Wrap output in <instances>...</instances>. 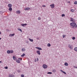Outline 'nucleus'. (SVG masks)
<instances>
[{"mask_svg": "<svg viewBox=\"0 0 77 77\" xmlns=\"http://www.w3.org/2000/svg\"><path fill=\"white\" fill-rule=\"evenodd\" d=\"M17 72H18L20 73V70H17Z\"/></svg>", "mask_w": 77, "mask_h": 77, "instance_id": "72a5a7b5", "label": "nucleus"}, {"mask_svg": "<svg viewBox=\"0 0 77 77\" xmlns=\"http://www.w3.org/2000/svg\"><path fill=\"white\" fill-rule=\"evenodd\" d=\"M63 38H64L65 36H66V35H63Z\"/></svg>", "mask_w": 77, "mask_h": 77, "instance_id": "473e14b6", "label": "nucleus"}, {"mask_svg": "<svg viewBox=\"0 0 77 77\" xmlns=\"http://www.w3.org/2000/svg\"><path fill=\"white\" fill-rule=\"evenodd\" d=\"M37 61H38V59L37 58Z\"/></svg>", "mask_w": 77, "mask_h": 77, "instance_id": "a18cd8bd", "label": "nucleus"}, {"mask_svg": "<svg viewBox=\"0 0 77 77\" xmlns=\"http://www.w3.org/2000/svg\"><path fill=\"white\" fill-rule=\"evenodd\" d=\"M53 72H56V69H53Z\"/></svg>", "mask_w": 77, "mask_h": 77, "instance_id": "bb28decb", "label": "nucleus"}, {"mask_svg": "<svg viewBox=\"0 0 77 77\" xmlns=\"http://www.w3.org/2000/svg\"><path fill=\"white\" fill-rule=\"evenodd\" d=\"M74 50L76 51H77V48H74Z\"/></svg>", "mask_w": 77, "mask_h": 77, "instance_id": "b1692460", "label": "nucleus"}, {"mask_svg": "<svg viewBox=\"0 0 77 77\" xmlns=\"http://www.w3.org/2000/svg\"><path fill=\"white\" fill-rule=\"evenodd\" d=\"M25 55L26 54H23L22 55H21V57H23V56H25Z\"/></svg>", "mask_w": 77, "mask_h": 77, "instance_id": "4be33fe9", "label": "nucleus"}, {"mask_svg": "<svg viewBox=\"0 0 77 77\" xmlns=\"http://www.w3.org/2000/svg\"><path fill=\"white\" fill-rule=\"evenodd\" d=\"M8 10L9 11H12V8L11 7L9 8Z\"/></svg>", "mask_w": 77, "mask_h": 77, "instance_id": "2eb2a0df", "label": "nucleus"}, {"mask_svg": "<svg viewBox=\"0 0 77 77\" xmlns=\"http://www.w3.org/2000/svg\"><path fill=\"white\" fill-rule=\"evenodd\" d=\"M0 63H2V61H0Z\"/></svg>", "mask_w": 77, "mask_h": 77, "instance_id": "c03bdc74", "label": "nucleus"}, {"mask_svg": "<svg viewBox=\"0 0 77 77\" xmlns=\"http://www.w3.org/2000/svg\"><path fill=\"white\" fill-rule=\"evenodd\" d=\"M14 35H15V34H11L9 35V36H14Z\"/></svg>", "mask_w": 77, "mask_h": 77, "instance_id": "f8f14e48", "label": "nucleus"}, {"mask_svg": "<svg viewBox=\"0 0 77 77\" xmlns=\"http://www.w3.org/2000/svg\"><path fill=\"white\" fill-rule=\"evenodd\" d=\"M37 39H38V40H39V38H37Z\"/></svg>", "mask_w": 77, "mask_h": 77, "instance_id": "ea45409f", "label": "nucleus"}, {"mask_svg": "<svg viewBox=\"0 0 77 77\" xmlns=\"http://www.w3.org/2000/svg\"><path fill=\"white\" fill-rule=\"evenodd\" d=\"M51 7V8H54V4H52L50 5Z\"/></svg>", "mask_w": 77, "mask_h": 77, "instance_id": "423d86ee", "label": "nucleus"}, {"mask_svg": "<svg viewBox=\"0 0 77 77\" xmlns=\"http://www.w3.org/2000/svg\"><path fill=\"white\" fill-rule=\"evenodd\" d=\"M8 8H10L12 7V5L11 4H9L8 5Z\"/></svg>", "mask_w": 77, "mask_h": 77, "instance_id": "1a4fd4ad", "label": "nucleus"}, {"mask_svg": "<svg viewBox=\"0 0 77 77\" xmlns=\"http://www.w3.org/2000/svg\"><path fill=\"white\" fill-rule=\"evenodd\" d=\"M10 53H14V51L13 50H10Z\"/></svg>", "mask_w": 77, "mask_h": 77, "instance_id": "6ab92c4d", "label": "nucleus"}, {"mask_svg": "<svg viewBox=\"0 0 77 77\" xmlns=\"http://www.w3.org/2000/svg\"><path fill=\"white\" fill-rule=\"evenodd\" d=\"M36 48H37V49L38 50H42V48H39V47H36Z\"/></svg>", "mask_w": 77, "mask_h": 77, "instance_id": "ddd939ff", "label": "nucleus"}, {"mask_svg": "<svg viewBox=\"0 0 77 77\" xmlns=\"http://www.w3.org/2000/svg\"><path fill=\"white\" fill-rule=\"evenodd\" d=\"M2 34V32H1L0 31V35Z\"/></svg>", "mask_w": 77, "mask_h": 77, "instance_id": "a19ab883", "label": "nucleus"}, {"mask_svg": "<svg viewBox=\"0 0 77 77\" xmlns=\"http://www.w3.org/2000/svg\"><path fill=\"white\" fill-rule=\"evenodd\" d=\"M20 60H22V59H21L20 58H18V60H17V59L16 60V61L17 62V63H20V60Z\"/></svg>", "mask_w": 77, "mask_h": 77, "instance_id": "f03ea898", "label": "nucleus"}, {"mask_svg": "<svg viewBox=\"0 0 77 77\" xmlns=\"http://www.w3.org/2000/svg\"><path fill=\"white\" fill-rule=\"evenodd\" d=\"M26 49L24 48H23L22 49V51H25Z\"/></svg>", "mask_w": 77, "mask_h": 77, "instance_id": "dca6fc26", "label": "nucleus"}, {"mask_svg": "<svg viewBox=\"0 0 77 77\" xmlns=\"http://www.w3.org/2000/svg\"><path fill=\"white\" fill-rule=\"evenodd\" d=\"M43 67L44 69H46L47 68V65L44 64L43 65Z\"/></svg>", "mask_w": 77, "mask_h": 77, "instance_id": "20e7f679", "label": "nucleus"}, {"mask_svg": "<svg viewBox=\"0 0 77 77\" xmlns=\"http://www.w3.org/2000/svg\"><path fill=\"white\" fill-rule=\"evenodd\" d=\"M47 74H52V72H49L47 73Z\"/></svg>", "mask_w": 77, "mask_h": 77, "instance_id": "5701e85b", "label": "nucleus"}, {"mask_svg": "<svg viewBox=\"0 0 77 77\" xmlns=\"http://www.w3.org/2000/svg\"><path fill=\"white\" fill-rule=\"evenodd\" d=\"M29 40L30 41H31V42H33V40L32 39H31V38H29Z\"/></svg>", "mask_w": 77, "mask_h": 77, "instance_id": "4468645a", "label": "nucleus"}, {"mask_svg": "<svg viewBox=\"0 0 77 77\" xmlns=\"http://www.w3.org/2000/svg\"><path fill=\"white\" fill-rule=\"evenodd\" d=\"M42 7H45V5H43L42 6Z\"/></svg>", "mask_w": 77, "mask_h": 77, "instance_id": "58836bf2", "label": "nucleus"}, {"mask_svg": "<svg viewBox=\"0 0 77 77\" xmlns=\"http://www.w3.org/2000/svg\"><path fill=\"white\" fill-rule=\"evenodd\" d=\"M21 77H24V75H21Z\"/></svg>", "mask_w": 77, "mask_h": 77, "instance_id": "e433bc0d", "label": "nucleus"}, {"mask_svg": "<svg viewBox=\"0 0 77 77\" xmlns=\"http://www.w3.org/2000/svg\"><path fill=\"white\" fill-rule=\"evenodd\" d=\"M18 30H19L21 32H22V30H21V29L19 28L18 29Z\"/></svg>", "mask_w": 77, "mask_h": 77, "instance_id": "a211bd4d", "label": "nucleus"}, {"mask_svg": "<svg viewBox=\"0 0 77 77\" xmlns=\"http://www.w3.org/2000/svg\"><path fill=\"white\" fill-rule=\"evenodd\" d=\"M41 18L40 17H38V20H41Z\"/></svg>", "mask_w": 77, "mask_h": 77, "instance_id": "a878e982", "label": "nucleus"}, {"mask_svg": "<svg viewBox=\"0 0 77 77\" xmlns=\"http://www.w3.org/2000/svg\"><path fill=\"white\" fill-rule=\"evenodd\" d=\"M61 16L62 17H65V14H63Z\"/></svg>", "mask_w": 77, "mask_h": 77, "instance_id": "7c9ffc66", "label": "nucleus"}, {"mask_svg": "<svg viewBox=\"0 0 77 77\" xmlns=\"http://www.w3.org/2000/svg\"><path fill=\"white\" fill-rule=\"evenodd\" d=\"M75 37H73L72 38V39H73V40H75Z\"/></svg>", "mask_w": 77, "mask_h": 77, "instance_id": "c85d7f7f", "label": "nucleus"}, {"mask_svg": "<svg viewBox=\"0 0 77 77\" xmlns=\"http://www.w3.org/2000/svg\"><path fill=\"white\" fill-rule=\"evenodd\" d=\"M21 25L23 27H24L25 26H27V24L26 23L21 24Z\"/></svg>", "mask_w": 77, "mask_h": 77, "instance_id": "6e6552de", "label": "nucleus"}, {"mask_svg": "<svg viewBox=\"0 0 77 77\" xmlns=\"http://www.w3.org/2000/svg\"><path fill=\"white\" fill-rule=\"evenodd\" d=\"M60 71H61V72H63V71L62 70H60Z\"/></svg>", "mask_w": 77, "mask_h": 77, "instance_id": "4c0bfd02", "label": "nucleus"}, {"mask_svg": "<svg viewBox=\"0 0 77 77\" xmlns=\"http://www.w3.org/2000/svg\"><path fill=\"white\" fill-rule=\"evenodd\" d=\"M71 12H74V10L73 9H72L71 10Z\"/></svg>", "mask_w": 77, "mask_h": 77, "instance_id": "393cba45", "label": "nucleus"}, {"mask_svg": "<svg viewBox=\"0 0 77 77\" xmlns=\"http://www.w3.org/2000/svg\"><path fill=\"white\" fill-rule=\"evenodd\" d=\"M5 69H8V66H6V67H5Z\"/></svg>", "mask_w": 77, "mask_h": 77, "instance_id": "c9c22d12", "label": "nucleus"}, {"mask_svg": "<svg viewBox=\"0 0 77 77\" xmlns=\"http://www.w3.org/2000/svg\"><path fill=\"white\" fill-rule=\"evenodd\" d=\"M74 4L75 5H77V1H75L74 2Z\"/></svg>", "mask_w": 77, "mask_h": 77, "instance_id": "c756f323", "label": "nucleus"}, {"mask_svg": "<svg viewBox=\"0 0 77 77\" xmlns=\"http://www.w3.org/2000/svg\"><path fill=\"white\" fill-rule=\"evenodd\" d=\"M64 65L65 66H68V64L67 63H64Z\"/></svg>", "mask_w": 77, "mask_h": 77, "instance_id": "f3484780", "label": "nucleus"}, {"mask_svg": "<svg viewBox=\"0 0 77 77\" xmlns=\"http://www.w3.org/2000/svg\"><path fill=\"white\" fill-rule=\"evenodd\" d=\"M63 73L64 74H66V72H65L64 71H63Z\"/></svg>", "mask_w": 77, "mask_h": 77, "instance_id": "2f4dec72", "label": "nucleus"}, {"mask_svg": "<svg viewBox=\"0 0 77 77\" xmlns=\"http://www.w3.org/2000/svg\"><path fill=\"white\" fill-rule=\"evenodd\" d=\"M30 9V8H29V7L26 8L24 9L25 11H27V10H29Z\"/></svg>", "mask_w": 77, "mask_h": 77, "instance_id": "0eeeda50", "label": "nucleus"}, {"mask_svg": "<svg viewBox=\"0 0 77 77\" xmlns=\"http://www.w3.org/2000/svg\"><path fill=\"white\" fill-rule=\"evenodd\" d=\"M74 68H76L77 69V67L75 66H74Z\"/></svg>", "mask_w": 77, "mask_h": 77, "instance_id": "f704fd0d", "label": "nucleus"}, {"mask_svg": "<svg viewBox=\"0 0 77 77\" xmlns=\"http://www.w3.org/2000/svg\"><path fill=\"white\" fill-rule=\"evenodd\" d=\"M70 21H72V22H75V19H74L71 17L70 18Z\"/></svg>", "mask_w": 77, "mask_h": 77, "instance_id": "7ed1b4c3", "label": "nucleus"}, {"mask_svg": "<svg viewBox=\"0 0 77 77\" xmlns=\"http://www.w3.org/2000/svg\"><path fill=\"white\" fill-rule=\"evenodd\" d=\"M37 53L39 55H40L41 54L40 53V51H37Z\"/></svg>", "mask_w": 77, "mask_h": 77, "instance_id": "9b49d317", "label": "nucleus"}, {"mask_svg": "<svg viewBox=\"0 0 77 77\" xmlns=\"http://www.w3.org/2000/svg\"><path fill=\"white\" fill-rule=\"evenodd\" d=\"M1 39H2V38H0V40H1Z\"/></svg>", "mask_w": 77, "mask_h": 77, "instance_id": "37998d69", "label": "nucleus"}, {"mask_svg": "<svg viewBox=\"0 0 77 77\" xmlns=\"http://www.w3.org/2000/svg\"><path fill=\"white\" fill-rule=\"evenodd\" d=\"M47 46L48 47H50V46H51V45L50 43H48L47 44Z\"/></svg>", "mask_w": 77, "mask_h": 77, "instance_id": "aec40b11", "label": "nucleus"}, {"mask_svg": "<svg viewBox=\"0 0 77 77\" xmlns=\"http://www.w3.org/2000/svg\"><path fill=\"white\" fill-rule=\"evenodd\" d=\"M68 3H70V2H69H69H68Z\"/></svg>", "mask_w": 77, "mask_h": 77, "instance_id": "79ce46f5", "label": "nucleus"}, {"mask_svg": "<svg viewBox=\"0 0 77 77\" xmlns=\"http://www.w3.org/2000/svg\"><path fill=\"white\" fill-rule=\"evenodd\" d=\"M7 53L8 54H9L10 53V51H9V50L7 51Z\"/></svg>", "mask_w": 77, "mask_h": 77, "instance_id": "412c9836", "label": "nucleus"}, {"mask_svg": "<svg viewBox=\"0 0 77 77\" xmlns=\"http://www.w3.org/2000/svg\"><path fill=\"white\" fill-rule=\"evenodd\" d=\"M16 12L17 14H20L21 13V11H20V10H17V11Z\"/></svg>", "mask_w": 77, "mask_h": 77, "instance_id": "9d476101", "label": "nucleus"}, {"mask_svg": "<svg viewBox=\"0 0 77 77\" xmlns=\"http://www.w3.org/2000/svg\"><path fill=\"white\" fill-rule=\"evenodd\" d=\"M71 26H72V27L73 29H76L77 28V25L76 23H70Z\"/></svg>", "mask_w": 77, "mask_h": 77, "instance_id": "f257e3e1", "label": "nucleus"}, {"mask_svg": "<svg viewBox=\"0 0 77 77\" xmlns=\"http://www.w3.org/2000/svg\"><path fill=\"white\" fill-rule=\"evenodd\" d=\"M68 47L69 48H70V49L72 50V45H71L70 44L68 45Z\"/></svg>", "mask_w": 77, "mask_h": 77, "instance_id": "39448f33", "label": "nucleus"}, {"mask_svg": "<svg viewBox=\"0 0 77 77\" xmlns=\"http://www.w3.org/2000/svg\"><path fill=\"white\" fill-rule=\"evenodd\" d=\"M13 60H15V57L14 56H13Z\"/></svg>", "mask_w": 77, "mask_h": 77, "instance_id": "cd10ccee", "label": "nucleus"}]
</instances>
